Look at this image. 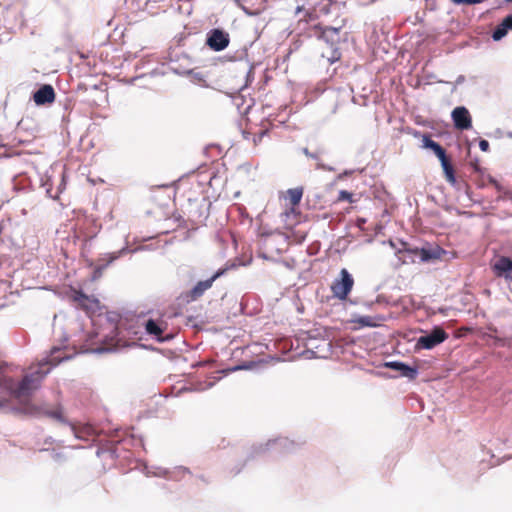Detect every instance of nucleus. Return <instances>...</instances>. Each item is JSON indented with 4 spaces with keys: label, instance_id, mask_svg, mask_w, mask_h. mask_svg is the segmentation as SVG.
Returning <instances> with one entry per match:
<instances>
[{
    "label": "nucleus",
    "instance_id": "1",
    "mask_svg": "<svg viewBox=\"0 0 512 512\" xmlns=\"http://www.w3.org/2000/svg\"><path fill=\"white\" fill-rule=\"evenodd\" d=\"M61 350L54 348L51 352V358L48 362L41 364L35 371L25 375L20 382H16L12 377L2 375L0 377V391L3 393L2 397L8 399V404L11 399L17 400L22 403L28 399L32 393L40 386L41 381L49 373V368L46 367L49 363L57 365L63 357L57 356Z\"/></svg>",
    "mask_w": 512,
    "mask_h": 512
},
{
    "label": "nucleus",
    "instance_id": "2",
    "mask_svg": "<svg viewBox=\"0 0 512 512\" xmlns=\"http://www.w3.org/2000/svg\"><path fill=\"white\" fill-rule=\"evenodd\" d=\"M354 286V279L347 269H341L339 277L331 284L333 296L339 300H346Z\"/></svg>",
    "mask_w": 512,
    "mask_h": 512
},
{
    "label": "nucleus",
    "instance_id": "3",
    "mask_svg": "<svg viewBox=\"0 0 512 512\" xmlns=\"http://www.w3.org/2000/svg\"><path fill=\"white\" fill-rule=\"evenodd\" d=\"M448 338L446 331L439 326L433 328L431 333L421 336L416 342V349H432Z\"/></svg>",
    "mask_w": 512,
    "mask_h": 512
},
{
    "label": "nucleus",
    "instance_id": "4",
    "mask_svg": "<svg viewBox=\"0 0 512 512\" xmlns=\"http://www.w3.org/2000/svg\"><path fill=\"white\" fill-rule=\"evenodd\" d=\"M226 271V268L219 269L209 279L197 282L196 285L186 293L187 301L192 302L201 298L203 294L212 287L215 280L224 275Z\"/></svg>",
    "mask_w": 512,
    "mask_h": 512
},
{
    "label": "nucleus",
    "instance_id": "5",
    "mask_svg": "<svg viewBox=\"0 0 512 512\" xmlns=\"http://www.w3.org/2000/svg\"><path fill=\"white\" fill-rule=\"evenodd\" d=\"M230 36L222 29H211L206 38V45L213 51H222L228 47Z\"/></svg>",
    "mask_w": 512,
    "mask_h": 512
},
{
    "label": "nucleus",
    "instance_id": "6",
    "mask_svg": "<svg viewBox=\"0 0 512 512\" xmlns=\"http://www.w3.org/2000/svg\"><path fill=\"white\" fill-rule=\"evenodd\" d=\"M344 24V20H341V23L338 26L315 25L312 28V31L315 36L333 45L334 43L339 41V32L344 26Z\"/></svg>",
    "mask_w": 512,
    "mask_h": 512
},
{
    "label": "nucleus",
    "instance_id": "7",
    "mask_svg": "<svg viewBox=\"0 0 512 512\" xmlns=\"http://www.w3.org/2000/svg\"><path fill=\"white\" fill-rule=\"evenodd\" d=\"M71 299L78 308L84 310L86 313H95L99 309V300L84 294L82 291L74 290Z\"/></svg>",
    "mask_w": 512,
    "mask_h": 512
},
{
    "label": "nucleus",
    "instance_id": "8",
    "mask_svg": "<svg viewBox=\"0 0 512 512\" xmlns=\"http://www.w3.org/2000/svg\"><path fill=\"white\" fill-rule=\"evenodd\" d=\"M492 271L496 277L504 278L506 281H512V260L507 256H498L491 265Z\"/></svg>",
    "mask_w": 512,
    "mask_h": 512
},
{
    "label": "nucleus",
    "instance_id": "9",
    "mask_svg": "<svg viewBox=\"0 0 512 512\" xmlns=\"http://www.w3.org/2000/svg\"><path fill=\"white\" fill-rule=\"evenodd\" d=\"M146 333L156 339L157 341L163 342L169 337L163 336L164 332L167 330L168 324L163 319H148L145 324Z\"/></svg>",
    "mask_w": 512,
    "mask_h": 512
},
{
    "label": "nucleus",
    "instance_id": "10",
    "mask_svg": "<svg viewBox=\"0 0 512 512\" xmlns=\"http://www.w3.org/2000/svg\"><path fill=\"white\" fill-rule=\"evenodd\" d=\"M454 126L459 130H468L472 127V119L467 108L460 106L452 111Z\"/></svg>",
    "mask_w": 512,
    "mask_h": 512
},
{
    "label": "nucleus",
    "instance_id": "11",
    "mask_svg": "<svg viewBox=\"0 0 512 512\" xmlns=\"http://www.w3.org/2000/svg\"><path fill=\"white\" fill-rule=\"evenodd\" d=\"M303 194V187L290 188L287 191L281 193L280 200L283 201L285 208H299Z\"/></svg>",
    "mask_w": 512,
    "mask_h": 512
},
{
    "label": "nucleus",
    "instance_id": "12",
    "mask_svg": "<svg viewBox=\"0 0 512 512\" xmlns=\"http://www.w3.org/2000/svg\"><path fill=\"white\" fill-rule=\"evenodd\" d=\"M280 216L284 227L291 231L303 220V215L299 208H285Z\"/></svg>",
    "mask_w": 512,
    "mask_h": 512
},
{
    "label": "nucleus",
    "instance_id": "13",
    "mask_svg": "<svg viewBox=\"0 0 512 512\" xmlns=\"http://www.w3.org/2000/svg\"><path fill=\"white\" fill-rule=\"evenodd\" d=\"M33 100L37 105L51 104L55 101V91L51 85L41 86L33 95Z\"/></svg>",
    "mask_w": 512,
    "mask_h": 512
},
{
    "label": "nucleus",
    "instance_id": "14",
    "mask_svg": "<svg viewBox=\"0 0 512 512\" xmlns=\"http://www.w3.org/2000/svg\"><path fill=\"white\" fill-rule=\"evenodd\" d=\"M332 0H307V5L312 9L309 12L311 19L318 18L321 15H327L330 12Z\"/></svg>",
    "mask_w": 512,
    "mask_h": 512
},
{
    "label": "nucleus",
    "instance_id": "15",
    "mask_svg": "<svg viewBox=\"0 0 512 512\" xmlns=\"http://www.w3.org/2000/svg\"><path fill=\"white\" fill-rule=\"evenodd\" d=\"M123 252H125V249L110 254H106L103 257L99 258L94 269L93 279L99 278L102 275L103 270L107 268L116 259H118Z\"/></svg>",
    "mask_w": 512,
    "mask_h": 512
},
{
    "label": "nucleus",
    "instance_id": "16",
    "mask_svg": "<svg viewBox=\"0 0 512 512\" xmlns=\"http://www.w3.org/2000/svg\"><path fill=\"white\" fill-rule=\"evenodd\" d=\"M423 146L425 148L432 150L441 163L449 160V158L446 155L445 149L440 144L432 140L428 135L423 136Z\"/></svg>",
    "mask_w": 512,
    "mask_h": 512
},
{
    "label": "nucleus",
    "instance_id": "17",
    "mask_svg": "<svg viewBox=\"0 0 512 512\" xmlns=\"http://www.w3.org/2000/svg\"><path fill=\"white\" fill-rule=\"evenodd\" d=\"M423 146L425 148L432 150L441 163L449 160V158L446 155L445 149L440 144L432 140L428 135L423 136Z\"/></svg>",
    "mask_w": 512,
    "mask_h": 512
},
{
    "label": "nucleus",
    "instance_id": "18",
    "mask_svg": "<svg viewBox=\"0 0 512 512\" xmlns=\"http://www.w3.org/2000/svg\"><path fill=\"white\" fill-rule=\"evenodd\" d=\"M423 146L425 148L432 150L441 163L449 160V158L446 155L445 149L440 144L432 140L428 135L423 136Z\"/></svg>",
    "mask_w": 512,
    "mask_h": 512
},
{
    "label": "nucleus",
    "instance_id": "19",
    "mask_svg": "<svg viewBox=\"0 0 512 512\" xmlns=\"http://www.w3.org/2000/svg\"><path fill=\"white\" fill-rule=\"evenodd\" d=\"M423 146L425 148L432 150L441 163L449 160V158L446 155L445 149L440 144L432 140L428 135L423 136Z\"/></svg>",
    "mask_w": 512,
    "mask_h": 512
},
{
    "label": "nucleus",
    "instance_id": "20",
    "mask_svg": "<svg viewBox=\"0 0 512 512\" xmlns=\"http://www.w3.org/2000/svg\"><path fill=\"white\" fill-rule=\"evenodd\" d=\"M386 366L401 372V375L404 377H407L411 380H414L417 377L418 371L416 368L410 367L402 362H388L386 363Z\"/></svg>",
    "mask_w": 512,
    "mask_h": 512
},
{
    "label": "nucleus",
    "instance_id": "21",
    "mask_svg": "<svg viewBox=\"0 0 512 512\" xmlns=\"http://www.w3.org/2000/svg\"><path fill=\"white\" fill-rule=\"evenodd\" d=\"M384 321L382 316H359L352 320L359 328L362 327H377Z\"/></svg>",
    "mask_w": 512,
    "mask_h": 512
},
{
    "label": "nucleus",
    "instance_id": "22",
    "mask_svg": "<svg viewBox=\"0 0 512 512\" xmlns=\"http://www.w3.org/2000/svg\"><path fill=\"white\" fill-rule=\"evenodd\" d=\"M441 251L442 250L439 247L435 249L421 248L415 249L414 253L419 255L422 261H429L431 259H438L440 257Z\"/></svg>",
    "mask_w": 512,
    "mask_h": 512
},
{
    "label": "nucleus",
    "instance_id": "23",
    "mask_svg": "<svg viewBox=\"0 0 512 512\" xmlns=\"http://www.w3.org/2000/svg\"><path fill=\"white\" fill-rule=\"evenodd\" d=\"M441 166L443 168L446 181L448 183H450L451 185L455 186L457 184V180H456L455 171H454V168H453V165H452L450 159L441 163Z\"/></svg>",
    "mask_w": 512,
    "mask_h": 512
},
{
    "label": "nucleus",
    "instance_id": "24",
    "mask_svg": "<svg viewBox=\"0 0 512 512\" xmlns=\"http://www.w3.org/2000/svg\"><path fill=\"white\" fill-rule=\"evenodd\" d=\"M283 240L280 235H271L263 239V247L267 252H271L273 248L280 252L282 249L276 247L278 241Z\"/></svg>",
    "mask_w": 512,
    "mask_h": 512
},
{
    "label": "nucleus",
    "instance_id": "25",
    "mask_svg": "<svg viewBox=\"0 0 512 512\" xmlns=\"http://www.w3.org/2000/svg\"><path fill=\"white\" fill-rule=\"evenodd\" d=\"M323 57H325L330 64H333L335 63L336 61L340 60L341 58V52L339 51L338 48H333L331 49L330 51V54L329 55H325L324 53L322 54Z\"/></svg>",
    "mask_w": 512,
    "mask_h": 512
},
{
    "label": "nucleus",
    "instance_id": "26",
    "mask_svg": "<svg viewBox=\"0 0 512 512\" xmlns=\"http://www.w3.org/2000/svg\"><path fill=\"white\" fill-rule=\"evenodd\" d=\"M507 32L508 30L499 24L493 31L492 37L494 40L498 41L502 39L507 34Z\"/></svg>",
    "mask_w": 512,
    "mask_h": 512
},
{
    "label": "nucleus",
    "instance_id": "27",
    "mask_svg": "<svg viewBox=\"0 0 512 512\" xmlns=\"http://www.w3.org/2000/svg\"><path fill=\"white\" fill-rule=\"evenodd\" d=\"M289 237H293L296 243H302L306 238V232L301 230L292 231Z\"/></svg>",
    "mask_w": 512,
    "mask_h": 512
},
{
    "label": "nucleus",
    "instance_id": "28",
    "mask_svg": "<svg viewBox=\"0 0 512 512\" xmlns=\"http://www.w3.org/2000/svg\"><path fill=\"white\" fill-rule=\"evenodd\" d=\"M337 201H349L352 202V194L346 190H341L339 192Z\"/></svg>",
    "mask_w": 512,
    "mask_h": 512
},
{
    "label": "nucleus",
    "instance_id": "29",
    "mask_svg": "<svg viewBox=\"0 0 512 512\" xmlns=\"http://www.w3.org/2000/svg\"><path fill=\"white\" fill-rule=\"evenodd\" d=\"M450 1L457 5H462V4L473 5V4L482 3L484 0H450Z\"/></svg>",
    "mask_w": 512,
    "mask_h": 512
},
{
    "label": "nucleus",
    "instance_id": "30",
    "mask_svg": "<svg viewBox=\"0 0 512 512\" xmlns=\"http://www.w3.org/2000/svg\"><path fill=\"white\" fill-rule=\"evenodd\" d=\"M500 24L507 30L512 29V14L505 17Z\"/></svg>",
    "mask_w": 512,
    "mask_h": 512
},
{
    "label": "nucleus",
    "instance_id": "31",
    "mask_svg": "<svg viewBox=\"0 0 512 512\" xmlns=\"http://www.w3.org/2000/svg\"><path fill=\"white\" fill-rule=\"evenodd\" d=\"M479 147L482 151L486 152L489 149V143L486 140H481L479 143Z\"/></svg>",
    "mask_w": 512,
    "mask_h": 512
},
{
    "label": "nucleus",
    "instance_id": "32",
    "mask_svg": "<svg viewBox=\"0 0 512 512\" xmlns=\"http://www.w3.org/2000/svg\"><path fill=\"white\" fill-rule=\"evenodd\" d=\"M48 416L52 417V418H55V419H61L62 417V414L60 411H52V412H47L46 413Z\"/></svg>",
    "mask_w": 512,
    "mask_h": 512
},
{
    "label": "nucleus",
    "instance_id": "33",
    "mask_svg": "<svg viewBox=\"0 0 512 512\" xmlns=\"http://www.w3.org/2000/svg\"><path fill=\"white\" fill-rule=\"evenodd\" d=\"M189 207H190L189 210H188L189 216L193 217V218L197 217V211H194L192 209V203L189 204ZM201 215H202V213H199L198 217H201Z\"/></svg>",
    "mask_w": 512,
    "mask_h": 512
},
{
    "label": "nucleus",
    "instance_id": "34",
    "mask_svg": "<svg viewBox=\"0 0 512 512\" xmlns=\"http://www.w3.org/2000/svg\"><path fill=\"white\" fill-rule=\"evenodd\" d=\"M267 134V131L266 130H262L260 133H259V136H258V140L260 141L261 138Z\"/></svg>",
    "mask_w": 512,
    "mask_h": 512
},
{
    "label": "nucleus",
    "instance_id": "35",
    "mask_svg": "<svg viewBox=\"0 0 512 512\" xmlns=\"http://www.w3.org/2000/svg\"><path fill=\"white\" fill-rule=\"evenodd\" d=\"M303 152H304V154H305V155H307V156H312V155L309 153V151H308V149H307V148H304V149H303Z\"/></svg>",
    "mask_w": 512,
    "mask_h": 512
},
{
    "label": "nucleus",
    "instance_id": "36",
    "mask_svg": "<svg viewBox=\"0 0 512 512\" xmlns=\"http://www.w3.org/2000/svg\"><path fill=\"white\" fill-rule=\"evenodd\" d=\"M27 411H29L30 413H34V410L33 408H26Z\"/></svg>",
    "mask_w": 512,
    "mask_h": 512
},
{
    "label": "nucleus",
    "instance_id": "37",
    "mask_svg": "<svg viewBox=\"0 0 512 512\" xmlns=\"http://www.w3.org/2000/svg\"><path fill=\"white\" fill-rule=\"evenodd\" d=\"M86 430H87V433L90 434V432L92 431V428L89 426L86 428Z\"/></svg>",
    "mask_w": 512,
    "mask_h": 512
},
{
    "label": "nucleus",
    "instance_id": "38",
    "mask_svg": "<svg viewBox=\"0 0 512 512\" xmlns=\"http://www.w3.org/2000/svg\"><path fill=\"white\" fill-rule=\"evenodd\" d=\"M474 169H475L476 171H478V165H477V164H474Z\"/></svg>",
    "mask_w": 512,
    "mask_h": 512
},
{
    "label": "nucleus",
    "instance_id": "39",
    "mask_svg": "<svg viewBox=\"0 0 512 512\" xmlns=\"http://www.w3.org/2000/svg\"><path fill=\"white\" fill-rule=\"evenodd\" d=\"M0 370H1V372L3 373V371H4V367H3V366H0Z\"/></svg>",
    "mask_w": 512,
    "mask_h": 512
},
{
    "label": "nucleus",
    "instance_id": "40",
    "mask_svg": "<svg viewBox=\"0 0 512 512\" xmlns=\"http://www.w3.org/2000/svg\"><path fill=\"white\" fill-rule=\"evenodd\" d=\"M377 0H369L370 3H374L376 2Z\"/></svg>",
    "mask_w": 512,
    "mask_h": 512
}]
</instances>
